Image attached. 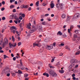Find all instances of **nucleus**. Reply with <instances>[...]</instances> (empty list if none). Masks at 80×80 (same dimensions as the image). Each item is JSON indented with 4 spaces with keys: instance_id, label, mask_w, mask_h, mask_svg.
<instances>
[{
    "instance_id": "nucleus-50",
    "label": "nucleus",
    "mask_w": 80,
    "mask_h": 80,
    "mask_svg": "<svg viewBox=\"0 0 80 80\" xmlns=\"http://www.w3.org/2000/svg\"><path fill=\"white\" fill-rule=\"evenodd\" d=\"M22 17L23 18H24L25 17V14H22Z\"/></svg>"
},
{
    "instance_id": "nucleus-35",
    "label": "nucleus",
    "mask_w": 80,
    "mask_h": 80,
    "mask_svg": "<svg viewBox=\"0 0 80 80\" xmlns=\"http://www.w3.org/2000/svg\"><path fill=\"white\" fill-rule=\"evenodd\" d=\"M42 25H46V24H47V23H46V22L45 21L43 22H42Z\"/></svg>"
},
{
    "instance_id": "nucleus-16",
    "label": "nucleus",
    "mask_w": 80,
    "mask_h": 80,
    "mask_svg": "<svg viewBox=\"0 0 80 80\" xmlns=\"http://www.w3.org/2000/svg\"><path fill=\"white\" fill-rule=\"evenodd\" d=\"M22 6L24 8H28L29 7L28 6V5H24V6Z\"/></svg>"
},
{
    "instance_id": "nucleus-60",
    "label": "nucleus",
    "mask_w": 80,
    "mask_h": 80,
    "mask_svg": "<svg viewBox=\"0 0 80 80\" xmlns=\"http://www.w3.org/2000/svg\"><path fill=\"white\" fill-rule=\"evenodd\" d=\"M48 15H49V14H45V17H48Z\"/></svg>"
},
{
    "instance_id": "nucleus-23",
    "label": "nucleus",
    "mask_w": 80,
    "mask_h": 80,
    "mask_svg": "<svg viewBox=\"0 0 80 80\" xmlns=\"http://www.w3.org/2000/svg\"><path fill=\"white\" fill-rule=\"evenodd\" d=\"M62 18H65V17H66V16L65 15V14H63L62 15Z\"/></svg>"
},
{
    "instance_id": "nucleus-64",
    "label": "nucleus",
    "mask_w": 80,
    "mask_h": 80,
    "mask_svg": "<svg viewBox=\"0 0 80 80\" xmlns=\"http://www.w3.org/2000/svg\"><path fill=\"white\" fill-rule=\"evenodd\" d=\"M72 79L73 80H75L76 79V78H75V77H73L72 78Z\"/></svg>"
},
{
    "instance_id": "nucleus-27",
    "label": "nucleus",
    "mask_w": 80,
    "mask_h": 80,
    "mask_svg": "<svg viewBox=\"0 0 80 80\" xmlns=\"http://www.w3.org/2000/svg\"><path fill=\"white\" fill-rule=\"evenodd\" d=\"M15 19V20H19V19L17 17V16H15V17L14 18Z\"/></svg>"
},
{
    "instance_id": "nucleus-7",
    "label": "nucleus",
    "mask_w": 80,
    "mask_h": 80,
    "mask_svg": "<svg viewBox=\"0 0 80 80\" xmlns=\"http://www.w3.org/2000/svg\"><path fill=\"white\" fill-rule=\"evenodd\" d=\"M71 62L72 61V62L73 63H77V62H78V61L77 60L75 59H71Z\"/></svg>"
},
{
    "instance_id": "nucleus-17",
    "label": "nucleus",
    "mask_w": 80,
    "mask_h": 80,
    "mask_svg": "<svg viewBox=\"0 0 80 80\" xmlns=\"http://www.w3.org/2000/svg\"><path fill=\"white\" fill-rule=\"evenodd\" d=\"M73 26L72 25H70V27L69 29V30H70V31H71L72 30V29H73Z\"/></svg>"
},
{
    "instance_id": "nucleus-53",
    "label": "nucleus",
    "mask_w": 80,
    "mask_h": 80,
    "mask_svg": "<svg viewBox=\"0 0 80 80\" xmlns=\"http://www.w3.org/2000/svg\"><path fill=\"white\" fill-rule=\"evenodd\" d=\"M19 19H20V20H22L23 19V18H22V16L19 17Z\"/></svg>"
},
{
    "instance_id": "nucleus-5",
    "label": "nucleus",
    "mask_w": 80,
    "mask_h": 80,
    "mask_svg": "<svg viewBox=\"0 0 80 80\" xmlns=\"http://www.w3.org/2000/svg\"><path fill=\"white\" fill-rule=\"evenodd\" d=\"M63 7H64V4L63 3H60V8L59 9L62 10L63 8Z\"/></svg>"
},
{
    "instance_id": "nucleus-52",
    "label": "nucleus",
    "mask_w": 80,
    "mask_h": 80,
    "mask_svg": "<svg viewBox=\"0 0 80 80\" xmlns=\"http://www.w3.org/2000/svg\"><path fill=\"white\" fill-rule=\"evenodd\" d=\"M17 21H18V20H17V21H15V20L14 21V22L16 24H17V23H18V22H17Z\"/></svg>"
},
{
    "instance_id": "nucleus-26",
    "label": "nucleus",
    "mask_w": 80,
    "mask_h": 80,
    "mask_svg": "<svg viewBox=\"0 0 80 80\" xmlns=\"http://www.w3.org/2000/svg\"><path fill=\"white\" fill-rule=\"evenodd\" d=\"M11 29H14V30H16V28L15 27L12 26L11 28Z\"/></svg>"
},
{
    "instance_id": "nucleus-37",
    "label": "nucleus",
    "mask_w": 80,
    "mask_h": 80,
    "mask_svg": "<svg viewBox=\"0 0 80 80\" xmlns=\"http://www.w3.org/2000/svg\"><path fill=\"white\" fill-rule=\"evenodd\" d=\"M70 19V17L68 16L67 17V21H68Z\"/></svg>"
},
{
    "instance_id": "nucleus-43",
    "label": "nucleus",
    "mask_w": 80,
    "mask_h": 80,
    "mask_svg": "<svg viewBox=\"0 0 80 80\" xmlns=\"http://www.w3.org/2000/svg\"><path fill=\"white\" fill-rule=\"evenodd\" d=\"M5 19H6V18L4 17H2V20H5Z\"/></svg>"
},
{
    "instance_id": "nucleus-15",
    "label": "nucleus",
    "mask_w": 80,
    "mask_h": 80,
    "mask_svg": "<svg viewBox=\"0 0 80 80\" xmlns=\"http://www.w3.org/2000/svg\"><path fill=\"white\" fill-rule=\"evenodd\" d=\"M59 35L60 36H61L62 35V33L61 32V31H59L57 33V35Z\"/></svg>"
},
{
    "instance_id": "nucleus-49",
    "label": "nucleus",
    "mask_w": 80,
    "mask_h": 80,
    "mask_svg": "<svg viewBox=\"0 0 80 80\" xmlns=\"http://www.w3.org/2000/svg\"><path fill=\"white\" fill-rule=\"evenodd\" d=\"M4 10H5V8H2L1 9V10L2 11H3Z\"/></svg>"
},
{
    "instance_id": "nucleus-45",
    "label": "nucleus",
    "mask_w": 80,
    "mask_h": 80,
    "mask_svg": "<svg viewBox=\"0 0 80 80\" xmlns=\"http://www.w3.org/2000/svg\"><path fill=\"white\" fill-rule=\"evenodd\" d=\"M42 5H43V6H46V5H47V4L45 3H43L42 4Z\"/></svg>"
},
{
    "instance_id": "nucleus-51",
    "label": "nucleus",
    "mask_w": 80,
    "mask_h": 80,
    "mask_svg": "<svg viewBox=\"0 0 80 80\" xmlns=\"http://www.w3.org/2000/svg\"><path fill=\"white\" fill-rule=\"evenodd\" d=\"M72 77H75V73H73L72 75Z\"/></svg>"
},
{
    "instance_id": "nucleus-34",
    "label": "nucleus",
    "mask_w": 80,
    "mask_h": 80,
    "mask_svg": "<svg viewBox=\"0 0 80 80\" xmlns=\"http://www.w3.org/2000/svg\"><path fill=\"white\" fill-rule=\"evenodd\" d=\"M9 47L10 48H12V47H13V45L12 44H10L9 45Z\"/></svg>"
},
{
    "instance_id": "nucleus-31",
    "label": "nucleus",
    "mask_w": 80,
    "mask_h": 80,
    "mask_svg": "<svg viewBox=\"0 0 80 80\" xmlns=\"http://www.w3.org/2000/svg\"><path fill=\"white\" fill-rule=\"evenodd\" d=\"M12 75L13 77H15L16 75V74L14 72L12 73Z\"/></svg>"
},
{
    "instance_id": "nucleus-57",
    "label": "nucleus",
    "mask_w": 80,
    "mask_h": 80,
    "mask_svg": "<svg viewBox=\"0 0 80 80\" xmlns=\"http://www.w3.org/2000/svg\"><path fill=\"white\" fill-rule=\"evenodd\" d=\"M32 10L31 7H29L28 8V10L30 11Z\"/></svg>"
},
{
    "instance_id": "nucleus-30",
    "label": "nucleus",
    "mask_w": 80,
    "mask_h": 80,
    "mask_svg": "<svg viewBox=\"0 0 80 80\" xmlns=\"http://www.w3.org/2000/svg\"><path fill=\"white\" fill-rule=\"evenodd\" d=\"M4 58V59H5V58H8V56H7V55H3Z\"/></svg>"
},
{
    "instance_id": "nucleus-19",
    "label": "nucleus",
    "mask_w": 80,
    "mask_h": 80,
    "mask_svg": "<svg viewBox=\"0 0 80 80\" xmlns=\"http://www.w3.org/2000/svg\"><path fill=\"white\" fill-rule=\"evenodd\" d=\"M68 33H70V36H71V35H72V33H71V32H70V30L69 29H68Z\"/></svg>"
},
{
    "instance_id": "nucleus-40",
    "label": "nucleus",
    "mask_w": 80,
    "mask_h": 80,
    "mask_svg": "<svg viewBox=\"0 0 80 80\" xmlns=\"http://www.w3.org/2000/svg\"><path fill=\"white\" fill-rule=\"evenodd\" d=\"M12 39L13 42H15V38H14V37L13 36H12Z\"/></svg>"
},
{
    "instance_id": "nucleus-18",
    "label": "nucleus",
    "mask_w": 80,
    "mask_h": 80,
    "mask_svg": "<svg viewBox=\"0 0 80 80\" xmlns=\"http://www.w3.org/2000/svg\"><path fill=\"white\" fill-rule=\"evenodd\" d=\"M20 69H21V70H25V69L27 70H28V68H22L20 67Z\"/></svg>"
},
{
    "instance_id": "nucleus-25",
    "label": "nucleus",
    "mask_w": 80,
    "mask_h": 80,
    "mask_svg": "<svg viewBox=\"0 0 80 80\" xmlns=\"http://www.w3.org/2000/svg\"><path fill=\"white\" fill-rule=\"evenodd\" d=\"M65 48L66 49H68V50H70V49L69 47H68L66 46L65 47Z\"/></svg>"
},
{
    "instance_id": "nucleus-11",
    "label": "nucleus",
    "mask_w": 80,
    "mask_h": 80,
    "mask_svg": "<svg viewBox=\"0 0 80 80\" xmlns=\"http://www.w3.org/2000/svg\"><path fill=\"white\" fill-rule=\"evenodd\" d=\"M31 23H29L27 27V28H28V29H31Z\"/></svg>"
},
{
    "instance_id": "nucleus-47",
    "label": "nucleus",
    "mask_w": 80,
    "mask_h": 80,
    "mask_svg": "<svg viewBox=\"0 0 80 80\" xmlns=\"http://www.w3.org/2000/svg\"><path fill=\"white\" fill-rule=\"evenodd\" d=\"M49 68H55V67H54L51 66H49Z\"/></svg>"
},
{
    "instance_id": "nucleus-8",
    "label": "nucleus",
    "mask_w": 80,
    "mask_h": 80,
    "mask_svg": "<svg viewBox=\"0 0 80 80\" xmlns=\"http://www.w3.org/2000/svg\"><path fill=\"white\" fill-rule=\"evenodd\" d=\"M4 72L5 73H8V72H10V69L8 68H6L4 70Z\"/></svg>"
},
{
    "instance_id": "nucleus-39",
    "label": "nucleus",
    "mask_w": 80,
    "mask_h": 80,
    "mask_svg": "<svg viewBox=\"0 0 80 80\" xmlns=\"http://www.w3.org/2000/svg\"><path fill=\"white\" fill-rule=\"evenodd\" d=\"M14 7H15V6H14V5H11L10 6V8H14Z\"/></svg>"
},
{
    "instance_id": "nucleus-21",
    "label": "nucleus",
    "mask_w": 80,
    "mask_h": 80,
    "mask_svg": "<svg viewBox=\"0 0 80 80\" xmlns=\"http://www.w3.org/2000/svg\"><path fill=\"white\" fill-rule=\"evenodd\" d=\"M11 32H12L13 33H15V30H13V29H11Z\"/></svg>"
},
{
    "instance_id": "nucleus-22",
    "label": "nucleus",
    "mask_w": 80,
    "mask_h": 80,
    "mask_svg": "<svg viewBox=\"0 0 80 80\" xmlns=\"http://www.w3.org/2000/svg\"><path fill=\"white\" fill-rule=\"evenodd\" d=\"M43 51V47H42L41 49H40V52L41 53H42Z\"/></svg>"
},
{
    "instance_id": "nucleus-36",
    "label": "nucleus",
    "mask_w": 80,
    "mask_h": 80,
    "mask_svg": "<svg viewBox=\"0 0 80 80\" xmlns=\"http://www.w3.org/2000/svg\"><path fill=\"white\" fill-rule=\"evenodd\" d=\"M24 77L26 78V77H27L28 76V74H24Z\"/></svg>"
},
{
    "instance_id": "nucleus-32",
    "label": "nucleus",
    "mask_w": 80,
    "mask_h": 80,
    "mask_svg": "<svg viewBox=\"0 0 80 80\" xmlns=\"http://www.w3.org/2000/svg\"><path fill=\"white\" fill-rule=\"evenodd\" d=\"M20 66H21V67H22V59L20 60Z\"/></svg>"
},
{
    "instance_id": "nucleus-9",
    "label": "nucleus",
    "mask_w": 80,
    "mask_h": 80,
    "mask_svg": "<svg viewBox=\"0 0 80 80\" xmlns=\"http://www.w3.org/2000/svg\"><path fill=\"white\" fill-rule=\"evenodd\" d=\"M16 16L15 15V14H14L11 15L10 16L11 19H13V18H15V17Z\"/></svg>"
},
{
    "instance_id": "nucleus-56",
    "label": "nucleus",
    "mask_w": 80,
    "mask_h": 80,
    "mask_svg": "<svg viewBox=\"0 0 80 80\" xmlns=\"http://www.w3.org/2000/svg\"><path fill=\"white\" fill-rule=\"evenodd\" d=\"M22 3V1H21L20 0H19L18 2V3L20 4L21 3Z\"/></svg>"
},
{
    "instance_id": "nucleus-54",
    "label": "nucleus",
    "mask_w": 80,
    "mask_h": 80,
    "mask_svg": "<svg viewBox=\"0 0 80 80\" xmlns=\"http://www.w3.org/2000/svg\"><path fill=\"white\" fill-rule=\"evenodd\" d=\"M13 60L14 61H15L16 60V58L15 57L13 58Z\"/></svg>"
},
{
    "instance_id": "nucleus-6",
    "label": "nucleus",
    "mask_w": 80,
    "mask_h": 80,
    "mask_svg": "<svg viewBox=\"0 0 80 80\" xmlns=\"http://www.w3.org/2000/svg\"><path fill=\"white\" fill-rule=\"evenodd\" d=\"M37 28L38 29L39 31V32H42V27L39 26L37 27Z\"/></svg>"
},
{
    "instance_id": "nucleus-44",
    "label": "nucleus",
    "mask_w": 80,
    "mask_h": 80,
    "mask_svg": "<svg viewBox=\"0 0 80 80\" xmlns=\"http://www.w3.org/2000/svg\"><path fill=\"white\" fill-rule=\"evenodd\" d=\"M18 72L19 73H22V72L20 70H18Z\"/></svg>"
},
{
    "instance_id": "nucleus-13",
    "label": "nucleus",
    "mask_w": 80,
    "mask_h": 80,
    "mask_svg": "<svg viewBox=\"0 0 80 80\" xmlns=\"http://www.w3.org/2000/svg\"><path fill=\"white\" fill-rule=\"evenodd\" d=\"M50 4L51 7V8H53V7H54V6H55V4H54V3H51Z\"/></svg>"
},
{
    "instance_id": "nucleus-55",
    "label": "nucleus",
    "mask_w": 80,
    "mask_h": 80,
    "mask_svg": "<svg viewBox=\"0 0 80 80\" xmlns=\"http://www.w3.org/2000/svg\"><path fill=\"white\" fill-rule=\"evenodd\" d=\"M17 45V44L16 43H14V44L13 45V47H15Z\"/></svg>"
},
{
    "instance_id": "nucleus-42",
    "label": "nucleus",
    "mask_w": 80,
    "mask_h": 80,
    "mask_svg": "<svg viewBox=\"0 0 80 80\" xmlns=\"http://www.w3.org/2000/svg\"><path fill=\"white\" fill-rule=\"evenodd\" d=\"M80 53V51H78L76 53V55H79Z\"/></svg>"
},
{
    "instance_id": "nucleus-10",
    "label": "nucleus",
    "mask_w": 80,
    "mask_h": 80,
    "mask_svg": "<svg viewBox=\"0 0 80 80\" xmlns=\"http://www.w3.org/2000/svg\"><path fill=\"white\" fill-rule=\"evenodd\" d=\"M56 7L58 8V10H60V3H58L57 4H56Z\"/></svg>"
},
{
    "instance_id": "nucleus-20",
    "label": "nucleus",
    "mask_w": 80,
    "mask_h": 80,
    "mask_svg": "<svg viewBox=\"0 0 80 80\" xmlns=\"http://www.w3.org/2000/svg\"><path fill=\"white\" fill-rule=\"evenodd\" d=\"M59 72L61 73H64V70H59Z\"/></svg>"
},
{
    "instance_id": "nucleus-62",
    "label": "nucleus",
    "mask_w": 80,
    "mask_h": 80,
    "mask_svg": "<svg viewBox=\"0 0 80 80\" xmlns=\"http://www.w3.org/2000/svg\"><path fill=\"white\" fill-rule=\"evenodd\" d=\"M54 58L52 59L51 60V62H54Z\"/></svg>"
},
{
    "instance_id": "nucleus-46",
    "label": "nucleus",
    "mask_w": 80,
    "mask_h": 80,
    "mask_svg": "<svg viewBox=\"0 0 80 80\" xmlns=\"http://www.w3.org/2000/svg\"><path fill=\"white\" fill-rule=\"evenodd\" d=\"M21 44H22V43H21V42H19L18 43V46H20V45H21Z\"/></svg>"
},
{
    "instance_id": "nucleus-33",
    "label": "nucleus",
    "mask_w": 80,
    "mask_h": 80,
    "mask_svg": "<svg viewBox=\"0 0 80 80\" xmlns=\"http://www.w3.org/2000/svg\"><path fill=\"white\" fill-rule=\"evenodd\" d=\"M78 39L76 40L77 42H78V41L80 40V37H78Z\"/></svg>"
},
{
    "instance_id": "nucleus-2",
    "label": "nucleus",
    "mask_w": 80,
    "mask_h": 80,
    "mask_svg": "<svg viewBox=\"0 0 80 80\" xmlns=\"http://www.w3.org/2000/svg\"><path fill=\"white\" fill-rule=\"evenodd\" d=\"M49 73L50 76H51L52 77H56L57 76V74L53 70H50L49 72Z\"/></svg>"
},
{
    "instance_id": "nucleus-38",
    "label": "nucleus",
    "mask_w": 80,
    "mask_h": 80,
    "mask_svg": "<svg viewBox=\"0 0 80 80\" xmlns=\"http://www.w3.org/2000/svg\"><path fill=\"white\" fill-rule=\"evenodd\" d=\"M36 4L37 6H38V5H39V1H38L37 2H36Z\"/></svg>"
},
{
    "instance_id": "nucleus-12",
    "label": "nucleus",
    "mask_w": 80,
    "mask_h": 80,
    "mask_svg": "<svg viewBox=\"0 0 80 80\" xmlns=\"http://www.w3.org/2000/svg\"><path fill=\"white\" fill-rule=\"evenodd\" d=\"M43 75H44V76H46L47 77H49V74H48L46 73V72H44L43 74Z\"/></svg>"
},
{
    "instance_id": "nucleus-3",
    "label": "nucleus",
    "mask_w": 80,
    "mask_h": 80,
    "mask_svg": "<svg viewBox=\"0 0 80 80\" xmlns=\"http://www.w3.org/2000/svg\"><path fill=\"white\" fill-rule=\"evenodd\" d=\"M35 31V28L34 26H32V28L29 31L30 33H33Z\"/></svg>"
},
{
    "instance_id": "nucleus-61",
    "label": "nucleus",
    "mask_w": 80,
    "mask_h": 80,
    "mask_svg": "<svg viewBox=\"0 0 80 80\" xmlns=\"http://www.w3.org/2000/svg\"><path fill=\"white\" fill-rule=\"evenodd\" d=\"M5 1L2 2V4H3V5H5Z\"/></svg>"
},
{
    "instance_id": "nucleus-48",
    "label": "nucleus",
    "mask_w": 80,
    "mask_h": 80,
    "mask_svg": "<svg viewBox=\"0 0 80 80\" xmlns=\"http://www.w3.org/2000/svg\"><path fill=\"white\" fill-rule=\"evenodd\" d=\"M12 12H16V9H13L12 10Z\"/></svg>"
},
{
    "instance_id": "nucleus-28",
    "label": "nucleus",
    "mask_w": 80,
    "mask_h": 80,
    "mask_svg": "<svg viewBox=\"0 0 80 80\" xmlns=\"http://www.w3.org/2000/svg\"><path fill=\"white\" fill-rule=\"evenodd\" d=\"M74 17H75V18H78V17H79V15H77V14H75L74 15Z\"/></svg>"
},
{
    "instance_id": "nucleus-4",
    "label": "nucleus",
    "mask_w": 80,
    "mask_h": 80,
    "mask_svg": "<svg viewBox=\"0 0 80 80\" xmlns=\"http://www.w3.org/2000/svg\"><path fill=\"white\" fill-rule=\"evenodd\" d=\"M47 49L48 50H50L51 49H52L53 48V45H51L50 46H48L46 47Z\"/></svg>"
},
{
    "instance_id": "nucleus-59",
    "label": "nucleus",
    "mask_w": 80,
    "mask_h": 80,
    "mask_svg": "<svg viewBox=\"0 0 80 80\" xmlns=\"http://www.w3.org/2000/svg\"><path fill=\"white\" fill-rule=\"evenodd\" d=\"M60 45L61 46H64V45H65V44L63 43H62L60 44Z\"/></svg>"
},
{
    "instance_id": "nucleus-29",
    "label": "nucleus",
    "mask_w": 80,
    "mask_h": 80,
    "mask_svg": "<svg viewBox=\"0 0 80 80\" xmlns=\"http://www.w3.org/2000/svg\"><path fill=\"white\" fill-rule=\"evenodd\" d=\"M73 37L74 38H77L78 37V36H77V35L76 34H74Z\"/></svg>"
},
{
    "instance_id": "nucleus-1",
    "label": "nucleus",
    "mask_w": 80,
    "mask_h": 80,
    "mask_svg": "<svg viewBox=\"0 0 80 80\" xmlns=\"http://www.w3.org/2000/svg\"><path fill=\"white\" fill-rule=\"evenodd\" d=\"M8 43V40L7 38H4V42H3V39H2L0 41V44L2 45L3 48L5 47V45H7Z\"/></svg>"
},
{
    "instance_id": "nucleus-14",
    "label": "nucleus",
    "mask_w": 80,
    "mask_h": 80,
    "mask_svg": "<svg viewBox=\"0 0 80 80\" xmlns=\"http://www.w3.org/2000/svg\"><path fill=\"white\" fill-rule=\"evenodd\" d=\"M74 65H75V64H74V63H72L69 66V68H72V67H73L74 66Z\"/></svg>"
},
{
    "instance_id": "nucleus-41",
    "label": "nucleus",
    "mask_w": 80,
    "mask_h": 80,
    "mask_svg": "<svg viewBox=\"0 0 80 80\" xmlns=\"http://www.w3.org/2000/svg\"><path fill=\"white\" fill-rule=\"evenodd\" d=\"M74 32H76V34H78V31L77 30H75Z\"/></svg>"
},
{
    "instance_id": "nucleus-58",
    "label": "nucleus",
    "mask_w": 80,
    "mask_h": 80,
    "mask_svg": "<svg viewBox=\"0 0 80 80\" xmlns=\"http://www.w3.org/2000/svg\"><path fill=\"white\" fill-rule=\"evenodd\" d=\"M10 75V73H7V77H9Z\"/></svg>"
},
{
    "instance_id": "nucleus-63",
    "label": "nucleus",
    "mask_w": 80,
    "mask_h": 80,
    "mask_svg": "<svg viewBox=\"0 0 80 80\" xmlns=\"http://www.w3.org/2000/svg\"><path fill=\"white\" fill-rule=\"evenodd\" d=\"M4 52V51L3 50H0V53H3Z\"/></svg>"
},
{
    "instance_id": "nucleus-24",
    "label": "nucleus",
    "mask_w": 80,
    "mask_h": 80,
    "mask_svg": "<svg viewBox=\"0 0 80 80\" xmlns=\"http://www.w3.org/2000/svg\"><path fill=\"white\" fill-rule=\"evenodd\" d=\"M33 45L34 46H37V47H38V44L37 43H33Z\"/></svg>"
}]
</instances>
